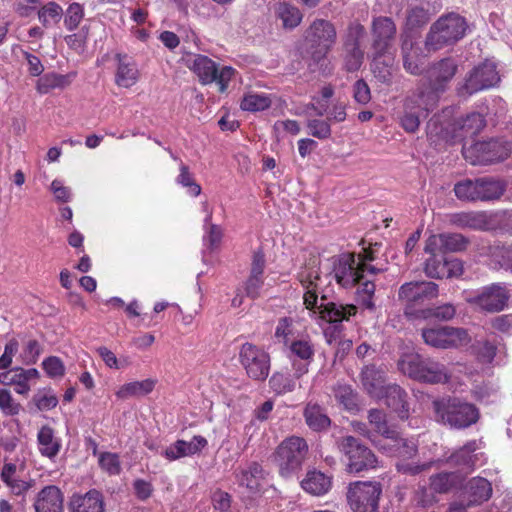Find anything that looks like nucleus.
Wrapping results in <instances>:
<instances>
[{"label":"nucleus","mask_w":512,"mask_h":512,"mask_svg":"<svg viewBox=\"0 0 512 512\" xmlns=\"http://www.w3.org/2000/svg\"><path fill=\"white\" fill-rule=\"evenodd\" d=\"M431 15L432 14L425 11L422 7L409 2L406 10L405 26L409 30L422 27L429 22Z\"/></svg>","instance_id":"09e8293b"},{"label":"nucleus","mask_w":512,"mask_h":512,"mask_svg":"<svg viewBox=\"0 0 512 512\" xmlns=\"http://www.w3.org/2000/svg\"><path fill=\"white\" fill-rule=\"evenodd\" d=\"M464 158L472 165H486L505 160L508 155V149L497 140L480 141L468 147L464 146L462 150Z\"/></svg>","instance_id":"ddd939ff"},{"label":"nucleus","mask_w":512,"mask_h":512,"mask_svg":"<svg viewBox=\"0 0 512 512\" xmlns=\"http://www.w3.org/2000/svg\"><path fill=\"white\" fill-rule=\"evenodd\" d=\"M438 296V285L431 281L406 282L400 286L398 299L405 303V314L410 315V309L416 304Z\"/></svg>","instance_id":"f3484780"},{"label":"nucleus","mask_w":512,"mask_h":512,"mask_svg":"<svg viewBox=\"0 0 512 512\" xmlns=\"http://www.w3.org/2000/svg\"><path fill=\"white\" fill-rule=\"evenodd\" d=\"M99 465L110 475H117L121 471V463L118 455L115 453H101L99 456Z\"/></svg>","instance_id":"680f3d73"},{"label":"nucleus","mask_w":512,"mask_h":512,"mask_svg":"<svg viewBox=\"0 0 512 512\" xmlns=\"http://www.w3.org/2000/svg\"><path fill=\"white\" fill-rule=\"evenodd\" d=\"M211 220L212 211H207V217L204 219L205 235L203 240L208 249L214 250L218 248L221 243L223 230L219 225L213 224Z\"/></svg>","instance_id":"49530a36"},{"label":"nucleus","mask_w":512,"mask_h":512,"mask_svg":"<svg viewBox=\"0 0 512 512\" xmlns=\"http://www.w3.org/2000/svg\"><path fill=\"white\" fill-rule=\"evenodd\" d=\"M273 131L277 139H280L286 134L297 135L300 132V126L295 120L276 121Z\"/></svg>","instance_id":"338daca9"},{"label":"nucleus","mask_w":512,"mask_h":512,"mask_svg":"<svg viewBox=\"0 0 512 512\" xmlns=\"http://www.w3.org/2000/svg\"><path fill=\"white\" fill-rule=\"evenodd\" d=\"M35 512H64V495L55 485L41 489L34 499Z\"/></svg>","instance_id":"b1692460"},{"label":"nucleus","mask_w":512,"mask_h":512,"mask_svg":"<svg viewBox=\"0 0 512 512\" xmlns=\"http://www.w3.org/2000/svg\"><path fill=\"white\" fill-rule=\"evenodd\" d=\"M389 441L392 442L389 449H387L386 445L381 446V448L387 450L390 455L401 459V462L397 463L398 471L405 474L416 475L431 467L432 462L422 465L406 462L416 455L417 446L413 441L401 438L399 433H397L396 439H390Z\"/></svg>","instance_id":"2eb2a0df"},{"label":"nucleus","mask_w":512,"mask_h":512,"mask_svg":"<svg viewBox=\"0 0 512 512\" xmlns=\"http://www.w3.org/2000/svg\"><path fill=\"white\" fill-rule=\"evenodd\" d=\"M385 404L394 411L398 417L405 420L409 416V405L407 402V393L396 384H389L383 391Z\"/></svg>","instance_id":"2f4dec72"},{"label":"nucleus","mask_w":512,"mask_h":512,"mask_svg":"<svg viewBox=\"0 0 512 512\" xmlns=\"http://www.w3.org/2000/svg\"><path fill=\"white\" fill-rule=\"evenodd\" d=\"M297 278L305 290L303 301L307 309L318 313L319 317L328 323L337 324L342 321H348L349 318L357 313V307L354 305H343L335 302L324 301L322 296L321 303L318 305L320 268L316 259L301 267Z\"/></svg>","instance_id":"f257e3e1"},{"label":"nucleus","mask_w":512,"mask_h":512,"mask_svg":"<svg viewBox=\"0 0 512 512\" xmlns=\"http://www.w3.org/2000/svg\"><path fill=\"white\" fill-rule=\"evenodd\" d=\"M333 485V477L315 468L309 469L300 482L301 488L309 495L321 497L326 495Z\"/></svg>","instance_id":"a878e982"},{"label":"nucleus","mask_w":512,"mask_h":512,"mask_svg":"<svg viewBox=\"0 0 512 512\" xmlns=\"http://www.w3.org/2000/svg\"><path fill=\"white\" fill-rule=\"evenodd\" d=\"M271 99L264 94L247 93L244 95L240 107L244 111L258 112L269 108Z\"/></svg>","instance_id":"3c124183"},{"label":"nucleus","mask_w":512,"mask_h":512,"mask_svg":"<svg viewBox=\"0 0 512 512\" xmlns=\"http://www.w3.org/2000/svg\"><path fill=\"white\" fill-rule=\"evenodd\" d=\"M492 485L483 477L470 479L465 486V494L468 499V506L480 505L488 501L492 496Z\"/></svg>","instance_id":"f704fd0d"},{"label":"nucleus","mask_w":512,"mask_h":512,"mask_svg":"<svg viewBox=\"0 0 512 512\" xmlns=\"http://www.w3.org/2000/svg\"><path fill=\"white\" fill-rule=\"evenodd\" d=\"M382 485L376 481H355L348 485L346 499L353 512H379Z\"/></svg>","instance_id":"0eeeda50"},{"label":"nucleus","mask_w":512,"mask_h":512,"mask_svg":"<svg viewBox=\"0 0 512 512\" xmlns=\"http://www.w3.org/2000/svg\"><path fill=\"white\" fill-rule=\"evenodd\" d=\"M293 319L290 317H282L278 320L275 328L274 337L279 341L287 344L288 337L292 334Z\"/></svg>","instance_id":"774afa93"},{"label":"nucleus","mask_w":512,"mask_h":512,"mask_svg":"<svg viewBox=\"0 0 512 512\" xmlns=\"http://www.w3.org/2000/svg\"><path fill=\"white\" fill-rule=\"evenodd\" d=\"M117 67L115 83L119 87L130 88L134 86L140 77V72L132 57L127 54H116Z\"/></svg>","instance_id":"bb28decb"},{"label":"nucleus","mask_w":512,"mask_h":512,"mask_svg":"<svg viewBox=\"0 0 512 512\" xmlns=\"http://www.w3.org/2000/svg\"><path fill=\"white\" fill-rule=\"evenodd\" d=\"M398 367L403 374L420 382L438 384L445 383L450 378L448 370L443 364L431 359H424L418 354L403 356L398 362Z\"/></svg>","instance_id":"423d86ee"},{"label":"nucleus","mask_w":512,"mask_h":512,"mask_svg":"<svg viewBox=\"0 0 512 512\" xmlns=\"http://www.w3.org/2000/svg\"><path fill=\"white\" fill-rule=\"evenodd\" d=\"M305 422L313 431H322L327 429L331 420L324 409L317 403L309 402L304 409Z\"/></svg>","instance_id":"58836bf2"},{"label":"nucleus","mask_w":512,"mask_h":512,"mask_svg":"<svg viewBox=\"0 0 512 512\" xmlns=\"http://www.w3.org/2000/svg\"><path fill=\"white\" fill-rule=\"evenodd\" d=\"M448 217L451 225L462 229L483 230L488 225V219L484 212H457Z\"/></svg>","instance_id":"c9c22d12"},{"label":"nucleus","mask_w":512,"mask_h":512,"mask_svg":"<svg viewBox=\"0 0 512 512\" xmlns=\"http://www.w3.org/2000/svg\"><path fill=\"white\" fill-rule=\"evenodd\" d=\"M275 13L282 21V26L285 29H294L302 21V13L300 10L288 3H279L276 6Z\"/></svg>","instance_id":"c03bdc74"},{"label":"nucleus","mask_w":512,"mask_h":512,"mask_svg":"<svg viewBox=\"0 0 512 512\" xmlns=\"http://www.w3.org/2000/svg\"><path fill=\"white\" fill-rule=\"evenodd\" d=\"M343 47L345 69L349 72L358 70L363 63L364 52L356 44H346Z\"/></svg>","instance_id":"864d4df0"},{"label":"nucleus","mask_w":512,"mask_h":512,"mask_svg":"<svg viewBox=\"0 0 512 512\" xmlns=\"http://www.w3.org/2000/svg\"><path fill=\"white\" fill-rule=\"evenodd\" d=\"M296 381L297 380L289 373L276 372L270 378L269 384L277 394H285L295 389Z\"/></svg>","instance_id":"603ef678"},{"label":"nucleus","mask_w":512,"mask_h":512,"mask_svg":"<svg viewBox=\"0 0 512 512\" xmlns=\"http://www.w3.org/2000/svg\"><path fill=\"white\" fill-rule=\"evenodd\" d=\"M458 65L452 58H444L431 65L428 70L429 87H422L426 93L437 94L445 91L447 84L453 79L457 72Z\"/></svg>","instance_id":"aec40b11"},{"label":"nucleus","mask_w":512,"mask_h":512,"mask_svg":"<svg viewBox=\"0 0 512 512\" xmlns=\"http://www.w3.org/2000/svg\"><path fill=\"white\" fill-rule=\"evenodd\" d=\"M25 470V462L19 459H5L1 471V480L7 485L11 493L17 496L25 494L31 487L32 481L20 478Z\"/></svg>","instance_id":"412c9836"},{"label":"nucleus","mask_w":512,"mask_h":512,"mask_svg":"<svg viewBox=\"0 0 512 512\" xmlns=\"http://www.w3.org/2000/svg\"><path fill=\"white\" fill-rule=\"evenodd\" d=\"M333 392L336 401L342 405L345 410L350 412L358 410L357 394L351 386L346 384H337L334 387Z\"/></svg>","instance_id":"a18cd8bd"},{"label":"nucleus","mask_w":512,"mask_h":512,"mask_svg":"<svg viewBox=\"0 0 512 512\" xmlns=\"http://www.w3.org/2000/svg\"><path fill=\"white\" fill-rule=\"evenodd\" d=\"M455 478L453 473H440L431 477L430 486L437 493H445L454 486Z\"/></svg>","instance_id":"bf43d9fd"},{"label":"nucleus","mask_w":512,"mask_h":512,"mask_svg":"<svg viewBox=\"0 0 512 512\" xmlns=\"http://www.w3.org/2000/svg\"><path fill=\"white\" fill-rule=\"evenodd\" d=\"M38 19L45 28H50L60 22L63 10L55 2H49L38 9Z\"/></svg>","instance_id":"de8ad7c7"},{"label":"nucleus","mask_w":512,"mask_h":512,"mask_svg":"<svg viewBox=\"0 0 512 512\" xmlns=\"http://www.w3.org/2000/svg\"><path fill=\"white\" fill-rule=\"evenodd\" d=\"M396 33V24L390 17H374L371 23L372 52L378 55L391 54L394 50Z\"/></svg>","instance_id":"dca6fc26"},{"label":"nucleus","mask_w":512,"mask_h":512,"mask_svg":"<svg viewBox=\"0 0 512 512\" xmlns=\"http://www.w3.org/2000/svg\"><path fill=\"white\" fill-rule=\"evenodd\" d=\"M361 383L365 391L373 398L381 399L385 385V372L375 365L365 366L361 371Z\"/></svg>","instance_id":"c756f323"},{"label":"nucleus","mask_w":512,"mask_h":512,"mask_svg":"<svg viewBox=\"0 0 512 512\" xmlns=\"http://www.w3.org/2000/svg\"><path fill=\"white\" fill-rule=\"evenodd\" d=\"M265 256L261 250L255 251L251 263L250 275L245 283L246 295L252 299L260 296L264 284Z\"/></svg>","instance_id":"c85d7f7f"},{"label":"nucleus","mask_w":512,"mask_h":512,"mask_svg":"<svg viewBox=\"0 0 512 512\" xmlns=\"http://www.w3.org/2000/svg\"><path fill=\"white\" fill-rule=\"evenodd\" d=\"M337 446L347 458V470L350 473H359L377 466L374 453L353 436L340 438Z\"/></svg>","instance_id":"1a4fd4ad"},{"label":"nucleus","mask_w":512,"mask_h":512,"mask_svg":"<svg viewBox=\"0 0 512 512\" xmlns=\"http://www.w3.org/2000/svg\"><path fill=\"white\" fill-rule=\"evenodd\" d=\"M208 445V441L205 437L201 435L194 436L190 441L185 440H177L169 447H167L163 452V456L170 460L174 461L183 457L192 456L200 453L206 446Z\"/></svg>","instance_id":"393cba45"},{"label":"nucleus","mask_w":512,"mask_h":512,"mask_svg":"<svg viewBox=\"0 0 512 512\" xmlns=\"http://www.w3.org/2000/svg\"><path fill=\"white\" fill-rule=\"evenodd\" d=\"M84 16L83 7L79 3H72L69 5L64 24L66 28L70 31L76 29L80 22L82 21Z\"/></svg>","instance_id":"e2e57ef3"},{"label":"nucleus","mask_w":512,"mask_h":512,"mask_svg":"<svg viewBox=\"0 0 512 512\" xmlns=\"http://www.w3.org/2000/svg\"><path fill=\"white\" fill-rule=\"evenodd\" d=\"M499 80L496 66L493 63L485 62L473 69L464 84L459 87V94L472 95L480 90L493 87Z\"/></svg>","instance_id":"a211bd4d"},{"label":"nucleus","mask_w":512,"mask_h":512,"mask_svg":"<svg viewBox=\"0 0 512 512\" xmlns=\"http://www.w3.org/2000/svg\"><path fill=\"white\" fill-rule=\"evenodd\" d=\"M468 30L466 19L454 12L439 17L429 29L425 47L429 51H438L461 40Z\"/></svg>","instance_id":"7ed1b4c3"},{"label":"nucleus","mask_w":512,"mask_h":512,"mask_svg":"<svg viewBox=\"0 0 512 512\" xmlns=\"http://www.w3.org/2000/svg\"><path fill=\"white\" fill-rule=\"evenodd\" d=\"M509 297V292L503 284L493 283L470 293L466 301L482 311L495 313L505 309Z\"/></svg>","instance_id":"f8f14e48"},{"label":"nucleus","mask_w":512,"mask_h":512,"mask_svg":"<svg viewBox=\"0 0 512 512\" xmlns=\"http://www.w3.org/2000/svg\"><path fill=\"white\" fill-rule=\"evenodd\" d=\"M0 410L4 415L14 416L21 410V405L7 389H0Z\"/></svg>","instance_id":"13d9d810"},{"label":"nucleus","mask_w":512,"mask_h":512,"mask_svg":"<svg viewBox=\"0 0 512 512\" xmlns=\"http://www.w3.org/2000/svg\"><path fill=\"white\" fill-rule=\"evenodd\" d=\"M479 449L476 440L467 442L463 447L452 453L446 463L460 470L472 471L480 460L481 454L476 453Z\"/></svg>","instance_id":"cd10ccee"},{"label":"nucleus","mask_w":512,"mask_h":512,"mask_svg":"<svg viewBox=\"0 0 512 512\" xmlns=\"http://www.w3.org/2000/svg\"><path fill=\"white\" fill-rule=\"evenodd\" d=\"M337 32L335 26L327 20H314L305 32V39L316 50L312 57L314 60H321L326 57L336 42Z\"/></svg>","instance_id":"9b49d317"},{"label":"nucleus","mask_w":512,"mask_h":512,"mask_svg":"<svg viewBox=\"0 0 512 512\" xmlns=\"http://www.w3.org/2000/svg\"><path fill=\"white\" fill-rule=\"evenodd\" d=\"M490 257L500 268L512 271V244L491 247Z\"/></svg>","instance_id":"5fc2aeb1"},{"label":"nucleus","mask_w":512,"mask_h":512,"mask_svg":"<svg viewBox=\"0 0 512 512\" xmlns=\"http://www.w3.org/2000/svg\"><path fill=\"white\" fill-rule=\"evenodd\" d=\"M61 439L49 425H42L37 432V448L39 453L50 460L57 457L61 450Z\"/></svg>","instance_id":"7c9ffc66"},{"label":"nucleus","mask_w":512,"mask_h":512,"mask_svg":"<svg viewBox=\"0 0 512 512\" xmlns=\"http://www.w3.org/2000/svg\"><path fill=\"white\" fill-rule=\"evenodd\" d=\"M468 238L459 233H442L431 235L425 245L426 253L461 252L466 250Z\"/></svg>","instance_id":"4be33fe9"},{"label":"nucleus","mask_w":512,"mask_h":512,"mask_svg":"<svg viewBox=\"0 0 512 512\" xmlns=\"http://www.w3.org/2000/svg\"><path fill=\"white\" fill-rule=\"evenodd\" d=\"M308 454L307 441L303 437L292 435L278 444L271 460L282 478H290L302 470Z\"/></svg>","instance_id":"f03ea898"},{"label":"nucleus","mask_w":512,"mask_h":512,"mask_svg":"<svg viewBox=\"0 0 512 512\" xmlns=\"http://www.w3.org/2000/svg\"><path fill=\"white\" fill-rule=\"evenodd\" d=\"M368 424L373 432V439L376 435L382 436L386 441L396 439L398 431L390 426L386 413L380 409H370L367 415Z\"/></svg>","instance_id":"e433bc0d"},{"label":"nucleus","mask_w":512,"mask_h":512,"mask_svg":"<svg viewBox=\"0 0 512 512\" xmlns=\"http://www.w3.org/2000/svg\"><path fill=\"white\" fill-rule=\"evenodd\" d=\"M422 338L427 345L441 349L457 348L470 341L465 329L450 326L423 329Z\"/></svg>","instance_id":"4468645a"},{"label":"nucleus","mask_w":512,"mask_h":512,"mask_svg":"<svg viewBox=\"0 0 512 512\" xmlns=\"http://www.w3.org/2000/svg\"><path fill=\"white\" fill-rule=\"evenodd\" d=\"M478 179H465L455 184V196L462 201H479Z\"/></svg>","instance_id":"8fccbe9b"},{"label":"nucleus","mask_w":512,"mask_h":512,"mask_svg":"<svg viewBox=\"0 0 512 512\" xmlns=\"http://www.w3.org/2000/svg\"><path fill=\"white\" fill-rule=\"evenodd\" d=\"M72 512H104V499L101 492L91 489L82 495H74L71 498Z\"/></svg>","instance_id":"473e14b6"},{"label":"nucleus","mask_w":512,"mask_h":512,"mask_svg":"<svg viewBox=\"0 0 512 512\" xmlns=\"http://www.w3.org/2000/svg\"><path fill=\"white\" fill-rule=\"evenodd\" d=\"M236 478L240 486L255 494L261 490L262 482L265 479V471L259 463L252 462L247 468L240 470L236 474Z\"/></svg>","instance_id":"72a5a7b5"},{"label":"nucleus","mask_w":512,"mask_h":512,"mask_svg":"<svg viewBox=\"0 0 512 512\" xmlns=\"http://www.w3.org/2000/svg\"><path fill=\"white\" fill-rule=\"evenodd\" d=\"M307 128L310 135L320 140L328 139L332 133L329 122L322 119H309Z\"/></svg>","instance_id":"052dcab7"},{"label":"nucleus","mask_w":512,"mask_h":512,"mask_svg":"<svg viewBox=\"0 0 512 512\" xmlns=\"http://www.w3.org/2000/svg\"><path fill=\"white\" fill-rule=\"evenodd\" d=\"M291 353L302 361H311L314 356L313 345L307 340H297L291 343Z\"/></svg>","instance_id":"0e129e2a"},{"label":"nucleus","mask_w":512,"mask_h":512,"mask_svg":"<svg viewBox=\"0 0 512 512\" xmlns=\"http://www.w3.org/2000/svg\"><path fill=\"white\" fill-rule=\"evenodd\" d=\"M177 183L181 184L184 187L189 188V193L193 196H198L201 193V187L197 183H195L192 175L189 172V169L186 165L182 164L180 166V174L177 177Z\"/></svg>","instance_id":"69168bd1"},{"label":"nucleus","mask_w":512,"mask_h":512,"mask_svg":"<svg viewBox=\"0 0 512 512\" xmlns=\"http://www.w3.org/2000/svg\"><path fill=\"white\" fill-rule=\"evenodd\" d=\"M431 256L425 261L424 272L427 277L442 279L446 269V258L438 253H430Z\"/></svg>","instance_id":"6e6d98bb"},{"label":"nucleus","mask_w":512,"mask_h":512,"mask_svg":"<svg viewBox=\"0 0 512 512\" xmlns=\"http://www.w3.org/2000/svg\"><path fill=\"white\" fill-rule=\"evenodd\" d=\"M433 410L438 422L454 429H464L479 419L478 409L459 398H442L433 401Z\"/></svg>","instance_id":"20e7f679"},{"label":"nucleus","mask_w":512,"mask_h":512,"mask_svg":"<svg viewBox=\"0 0 512 512\" xmlns=\"http://www.w3.org/2000/svg\"><path fill=\"white\" fill-rule=\"evenodd\" d=\"M436 104L433 93H426L423 88H417L404 102V114L401 126L406 132L414 133L418 130L421 119L427 117L428 112Z\"/></svg>","instance_id":"6e6552de"},{"label":"nucleus","mask_w":512,"mask_h":512,"mask_svg":"<svg viewBox=\"0 0 512 512\" xmlns=\"http://www.w3.org/2000/svg\"><path fill=\"white\" fill-rule=\"evenodd\" d=\"M184 65L190 69L202 85H208L215 82L221 93L225 92L228 84L235 74V70L230 66L218 68L216 62L205 55L185 53L182 56Z\"/></svg>","instance_id":"39448f33"},{"label":"nucleus","mask_w":512,"mask_h":512,"mask_svg":"<svg viewBox=\"0 0 512 512\" xmlns=\"http://www.w3.org/2000/svg\"><path fill=\"white\" fill-rule=\"evenodd\" d=\"M75 77V72H70L68 74L49 72L37 80L36 90L40 94H47L53 89H64L72 83Z\"/></svg>","instance_id":"4c0bfd02"},{"label":"nucleus","mask_w":512,"mask_h":512,"mask_svg":"<svg viewBox=\"0 0 512 512\" xmlns=\"http://www.w3.org/2000/svg\"><path fill=\"white\" fill-rule=\"evenodd\" d=\"M332 274L336 282L344 288L353 287L362 280L359 263L353 253H344L332 258Z\"/></svg>","instance_id":"6ab92c4d"},{"label":"nucleus","mask_w":512,"mask_h":512,"mask_svg":"<svg viewBox=\"0 0 512 512\" xmlns=\"http://www.w3.org/2000/svg\"><path fill=\"white\" fill-rule=\"evenodd\" d=\"M485 119L482 114L473 112L455 122V131H460L462 136L476 135L485 126Z\"/></svg>","instance_id":"37998d69"},{"label":"nucleus","mask_w":512,"mask_h":512,"mask_svg":"<svg viewBox=\"0 0 512 512\" xmlns=\"http://www.w3.org/2000/svg\"><path fill=\"white\" fill-rule=\"evenodd\" d=\"M239 362L246 375L255 381H264L270 372V356L262 348L244 343L239 350Z\"/></svg>","instance_id":"9d476101"},{"label":"nucleus","mask_w":512,"mask_h":512,"mask_svg":"<svg viewBox=\"0 0 512 512\" xmlns=\"http://www.w3.org/2000/svg\"><path fill=\"white\" fill-rule=\"evenodd\" d=\"M156 380L148 378L142 381H133L122 385L116 392L120 399L130 397H142L151 393L155 387Z\"/></svg>","instance_id":"ea45409f"},{"label":"nucleus","mask_w":512,"mask_h":512,"mask_svg":"<svg viewBox=\"0 0 512 512\" xmlns=\"http://www.w3.org/2000/svg\"><path fill=\"white\" fill-rule=\"evenodd\" d=\"M479 201L498 200L505 192V183L492 178L478 179Z\"/></svg>","instance_id":"79ce46f5"},{"label":"nucleus","mask_w":512,"mask_h":512,"mask_svg":"<svg viewBox=\"0 0 512 512\" xmlns=\"http://www.w3.org/2000/svg\"><path fill=\"white\" fill-rule=\"evenodd\" d=\"M39 378V372L35 368L23 369L20 367L0 373V384L14 386L16 393L27 395L31 389V383Z\"/></svg>","instance_id":"5701e85b"},{"label":"nucleus","mask_w":512,"mask_h":512,"mask_svg":"<svg viewBox=\"0 0 512 512\" xmlns=\"http://www.w3.org/2000/svg\"><path fill=\"white\" fill-rule=\"evenodd\" d=\"M393 61L394 52L387 55H378V53L372 52L371 69L379 81L387 83L391 80Z\"/></svg>","instance_id":"a19ab883"},{"label":"nucleus","mask_w":512,"mask_h":512,"mask_svg":"<svg viewBox=\"0 0 512 512\" xmlns=\"http://www.w3.org/2000/svg\"><path fill=\"white\" fill-rule=\"evenodd\" d=\"M422 317L435 318L440 321L451 320L456 314V308L450 303H446L437 307L428 308L421 311Z\"/></svg>","instance_id":"4d7b16f0"}]
</instances>
